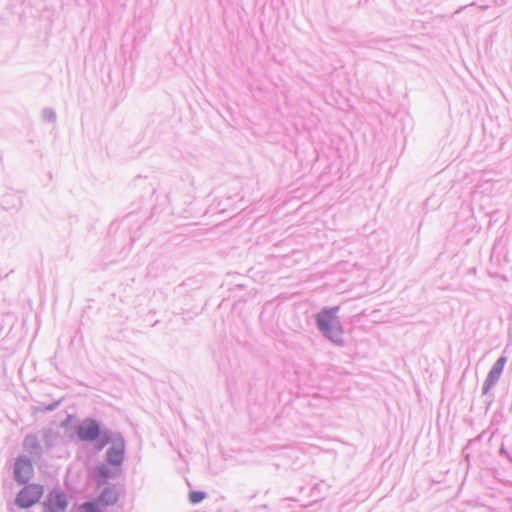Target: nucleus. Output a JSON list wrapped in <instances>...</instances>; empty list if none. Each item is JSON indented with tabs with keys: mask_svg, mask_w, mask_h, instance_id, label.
<instances>
[{
	"mask_svg": "<svg viewBox=\"0 0 512 512\" xmlns=\"http://www.w3.org/2000/svg\"><path fill=\"white\" fill-rule=\"evenodd\" d=\"M337 310L338 308L324 309L316 315L320 331L335 342L340 340L342 334V328L337 318Z\"/></svg>",
	"mask_w": 512,
	"mask_h": 512,
	"instance_id": "obj_1",
	"label": "nucleus"
},
{
	"mask_svg": "<svg viewBox=\"0 0 512 512\" xmlns=\"http://www.w3.org/2000/svg\"><path fill=\"white\" fill-rule=\"evenodd\" d=\"M67 506V501L62 493L58 492H51L48 495L47 501H46V509L47 512H55L58 510H64Z\"/></svg>",
	"mask_w": 512,
	"mask_h": 512,
	"instance_id": "obj_5",
	"label": "nucleus"
},
{
	"mask_svg": "<svg viewBox=\"0 0 512 512\" xmlns=\"http://www.w3.org/2000/svg\"><path fill=\"white\" fill-rule=\"evenodd\" d=\"M124 443L121 440L115 441L107 452L108 462L119 466L123 461Z\"/></svg>",
	"mask_w": 512,
	"mask_h": 512,
	"instance_id": "obj_6",
	"label": "nucleus"
},
{
	"mask_svg": "<svg viewBox=\"0 0 512 512\" xmlns=\"http://www.w3.org/2000/svg\"><path fill=\"white\" fill-rule=\"evenodd\" d=\"M204 498H205V493L202 491H191L189 493V501L192 504H197V503L201 502L202 500H204Z\"/></svg>",
	"mask_w": 512,
	"mask_h": 512,
	"instance_id": "obj_8",
	"label": "nucleus"
},
{
	"mask_svg": "<svg viewBox=\"0 0 512 512\" xmlns=\"http://www.w3.org/2000/svg\"><path fill=\"white\" fill-rule=\"evenodd\" d=\"M43 495V487L37 484L26 485L16 497L20 508H29L39 501Z\"/></svg>",
	"mask_w": 512,
	"mask_h": 512,
	"instance_id": "obj_2",
	"label": "nucleus"
},
{
	"mask_svg": "<svg viewBox=\"0 0 512 512\" xmlns=\"http://www.w3.org/2000/svg\"><path fill=\"white\" fill-rule=\"evenodd\" d=\"M82 508L87 512H100L97 506L94 503L87 502L82 505Z\"/></svg>",
	"mask_w": 512,
	"mask_h": 512,
	"instance_id": "obj_9",
	"label": "nucleus"
},
{
	"mask_svg": "<svg viewBox=\"0 0 512 512\" xmlns=\"http://www.w3.org/2000/svg\"><path fill=\"white\" fill-rule=\"evenodd\" d=\"M505 362H506V359L504 357H501L500 359L497 360V362L495 363V365L493 366L492 370L490 371V373L487 377V380H486L487 386H491L496 382V380L499 378L500 374L503 371Z\"/></svg>",
	"mask_w": 512,
	"mask_h": 512,
	"instance_id": "obj_7",
	"label": "nucleus"
},
{
	"mask_svg": "<svg viewBox=\"0 0 512 512\" xmlns=\"http://www.w3.org/2000/svg\"><path fill=\"white\" fill-rule=\"evenodd\" d=\"M100 429L94 420H85L80 424L77 434L84 441H92L98 437Z\"/></svg>",
	"mask_w": 512,
	"mask_h": 512,
	"instance_id": "obj_4",
	"label": "nucleus"
},
{
	"mask_svg": "<svg viewBox=\"0 0 512 512\" xmlns=\"http://www.w3.org/2000/svg\"><path fill=\"white\" fill-rule=\"evenodd\" d=\"M101 475L104 476V477H107L108 473H106L105 471L101 470Z\"/></svg>",
	"mask_w": 512,
	"mask_h": 512,
	"instance_id": "obj_10",
	"label": "nucleus"
},
{
	"mask_svg": "<svg viewBox=\"0 0 512 512\" xmlns=\"http://www.w3.org/2000/svg\"><path fill=\"white\" fill-rule=\"evenodd\" d=\"M33 475V466L26 457H18L14 465V476L19 483L27 482Z\"/></svg>",
	"mask_w": 512,
	"mask_h": 512,
	"instance_id": "obj_3",
	"label": "nucleus"
}]
</instances>
